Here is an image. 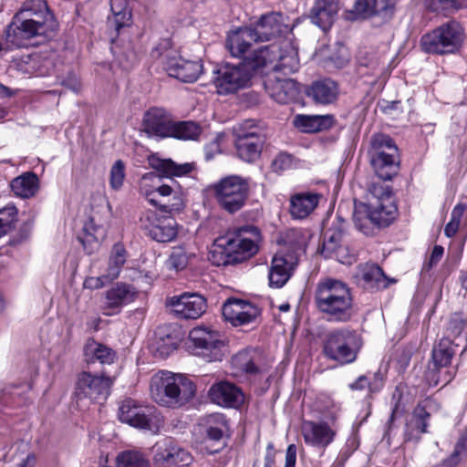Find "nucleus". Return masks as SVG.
<instances>
[{
  "label": "nucleus",
  "instance_id": "b1692460",
  "mask_svg": "<svg viewBox=\"0 0 467 467\" xmlns=\"http://www.w3.org/2000/svg\"><path fill=\"white\" fill-rule=\"evenodd\" d=\"M321 254L326 258H333L342 264L352 262V256L343 243V233L340 230H327L325 233Z\"/></svg>",
  "mask_w": 467,
  "mask_h": 467
},
{
  "label": "nucleus",
  "instance_id": "680f3d73",
  "mask_svg": "<svg viewBox=\"0 0 467 467\" xmlns=\"http://www.w3.org/2000/svg\"><path fill=\"white\" fill-rule=\"evenodd\" d=\"M407 435L409 436V439H418L420 434L425 433L427 431V423L424 420H422L421 422H417L415 420V418H412L407 426Z\"/></svg>",
  "mask_w": 467,
  "mask_h": 467
},
{
  "label": "nucleus",
  "instance_id": "6e6d98bb",
  "mask_svg": "<svg viewBox=\"0 0 467 467\" xmlns=\"http://www.w3.org/2000/svg\"><path fill=\"white\" fill-rule=\"evenodd\" d=\"M355 11L363 17L377 15L375 0H358L355 5Z\"/></svg>",
  "mask_w": 467,
  "mask_h": 467
},
{
  "label": "nucleus",
  "instance_id": "a19ab883",
  "mask_svg": "<svg viewBox=\"0 0 467 467\" xmlns=\"http://www.w3.org/2000/svg\"><path fill=\"white\" fill-rule=\"evenodd\" d=\"M195 254L186 245L175 246L165 262L169 270L182 271L187 267Z\"/></svg>",
  "mask_w": 467,
  "mask_h": 467
},
{
  "label": "nucleus",
  "instance_id": "774afa93",
  "mask_svg": "<svg viewBox=\"0 0 467 467\" xmlns=\"http://www.w3.org/2000/svg\"><path fill=\"white\" fill-rule=\"evenodd\" d=\"M444 249L441 245H435L430 257L429 266L436 265L443 255Z\"/></svg>",
  "mask_w": 467,
  "mask_h": 467
},
{
  "label": "nucleus",
  "instance_id": "423d86ee",
  "mask_svg": "<svg viewBox=\"0 0 467 467\" xmlns=\"http://www.w3.org/2000/svg\"><path fill=\"white\" fill-rule=\"evenodd\" d=\"M259 73V61H255L252 54L238 65L219 67L213 71V83L218 94H234L247 88L253 76Z\"/></svg>",
  "mask_w": 467,
  "mask_h": 467
},
{
  "label": "nucleus",
  "instance_id": "8fccbe9b",
  "mask_svg": "<svg viewBox=\"0 0 467 467\" xmlns=\"http://www.w3.org/2000/svg\"><path fill=\"white\" fill-rule=\"evenodd\" d=\"M17 222V209L14 204H7L0 209V224L10 232Z\"/></svg>",
  "mask_w": 467,
  "mask_h": 467
},
{
  "label": "nucleus",
  "instance_id": "09e8293b",
  "mask_svg": "<svg viewBox=\"0 0 467 467\" xmlns=\"http://www.w3.org/2000/svg\"><path fill=\"white\" fill-rule=\"evenodd\" d=\"M464 209L465 207L462 203H458L452 209L451 213V220L444 228V234L447 237H453L458 232Z\"/></svg>",
  "mask_w": 467,
  "mask_h": 467
},
{
  "label": "nucleus",
  "instance_id": "393cba45",
  "mask_svg": "<svg viewBox=\"0 0 467 467\" xmlns=\"http://www.w3.org/2000/svg\"><path fill=\"white\" fill-rule=\"evenodd\" d=\"M209 397L213 403L228 408H236L244 401L240 389L225 381L213 384L209 390Z\"/></svg>",
  "mask_w": 467,
  "mask_h": 467
},
{
  "label": "nucleus",
  "instance_id": "9b49d317",
  "mask_svg": "<svg viewBox=\"0 0 467 467\" xmlns=\"http://www.w3.org/2000/svg\"><path fill=\"white\" fill-rule=\"evenodd\" d=\"M113 379L103 375L83 371L78 374L74 400L80 409L88 408L93 402L104 401L110 393Z\"/></svg>",
  "mask_w": 467,
  "mask_h": 467
},
{
  "label": "nucleus",
  "instance_id": "a18cd8bd",
  "mask_svg": "<svg viewBox=\"0 0 467 467\" xmlns=\"http://www.w3.org/2000/svg\"><path fill=\"white\" fill-rule=\"evenodd\" d=\"M454 349L449 338H442L432 349V361L435 368H446L453 357Z\"/></svg>",
  "mask_w": 467,
  "mask_h": 467
},
{
  "label": "nucleus",
  "instance_id": "4be33fe9",
  "mask_svg": "<svg viewBox=\"0 0 467 467\" xmlns=\"http://www.w3.org/2000/svg\"><path fill=\"white\" fill-rule=\"evenodd\" d=\"M56 28L45 26V22L34 21L28 18L27 14L16 13L13 17V21L8 26L6 34L10 38L12 36L21 35L22 37L31 38L36 36H45L48 32L54 31Z\"/></svg>",
  "mask_w": 467,
  "mask_h": 467
},
{
  "label": "nucleus",
  "instance_id": "e433bc0d",
  "mask_svg": "<svg viewBox=\"0 0 467 467\" xmlns=\"http://www.w3.org/2000/svg\"><path fill=\"white\" fill-rule=\"evenodd\" d=\"M21 15L27 14L28 18L34 21H43L45 26L56 28L57 24L53 14L49 11L45 0H27L24 2L22 7L17 12Z\"/></svg>",
  "mask_w": 467,
  "mask_h": 467
},
{
  "label": "nucleus",
  "instance_id": "4468645a",
  "mask_svg": "<svg viewBox=\"0 0 467 467\" xmlns=\"http://www.w3.org/2000/svg\"><path fill=\"white\" fill-rule=\"evenodd\" d=\"M119 419L134 428L158 433L161 427L160 419L152 415L151 409L139 405L131 399L125 400L119 409Z\"/></svg>",
  "mask_w": 467,
  "mask_h": 467
},
{
  "label": "nucleus",
  "instance_id": "9d476101",
  "mask_svg": "<svg viewBox=\"0 0 467 467\" xmlns=\"http://www.w3.org/2000/svg\"><path fill=\"white\" fill-rule=\"evenodd\" d=\"M370 164L377 176L389 181L398 172V148L393 140L385 134H374L368 150Z\"/></svg>",
  "mask_w": 467,
  "mask_h": 467
},
{
  "label": "nucleus",
  "instance_id": "a211bd4d",
  "mask_svg": "<svg viewBox=\"0 0 467 467\" xmlns=\"http://www.w3.org/2000/svg\"><path fill=\"white\" fill-rule=\"evenodd\" d=\"M167 74L182 82L192 83L202 73L203 66L201 60H187L182 57H168L163 63Z\"/></svg>",
  "mask_w": 467,
  "mask_h": 467
},
{
  "label": "nucleus",
  "instance_id": "ea45409f",
  "mask_svg": "<svg viewBox=\"0 0 467 467\" xmlns=\"http://www.w3.org/2000/svg\"><path fill=\"white\" fill-rule=\"evenodd\" d=\"M424 5L430 12L448 17L467 8V0H424Z\"/></svg>",
  "mask_w": 467,
  "mask_h": 467
},
{
  "label": "nucleus",
  "instance_id": "ddd939ff",
  "mask_svg": "<svg viewBox=\"0 0 467 467\" xmlns=\"http://www.w3.org/2000/svg\"><path fill=\"white\" fill-rule=\"evenodd\" d=\"M223 347L221 336L215 330L197 327L190 331L187 348L195 356L202 357L209 362L220 360Z\"/></svg>",
  "mask_w": 467,
  "mask_h": 467
},
{
  "label": "nucleus",
  "instance_id": "1a4fd4ad",
  "mask_svg": "<svg viewBox=\"0 0 467 467\" xmlns=\"http://www.w3.org/2000/svg\"><path fill=\"white\" fill-rule=\"evenodd\" d=\"M361 346V338L355 330L337 328L326 335L323 353L328 359L347 365L357 359Z\"/></svg>",
  "mask_w": 467,
  "mask_h": 467
},
{
  "label": "nucleus",
  "instance_id": "79ce46f5",
  "mask_svg": "<svg viewBox=\"0 0 467 467\" xmlns=\"http://www.w3.org/2000/svg\"><path fill=\"white\" fill-rule=\"evenodd\" d=\"M85 358L88 363L99 361L101 364H109L113 362V351L95 340H88L84 348Z\"/></svg>",
  "mask_w": 467,
  "mask_h": 467
},
{
  "label": "nucleus",
  "instance_id": "e2e57ef3",
  "mask_svg": "<svg viewBox=\"0 0 467 467\" xmlns=\"http://www.w3.org/2000/svg\"><path fill=\"white\" fill-rule=\"evenodd\" d=\"M463 445L457 443L452 453L444 459L439 467H456L460 462V454L463 451Z\"/></svg>",
  "mask_w": 467,
  "mask_h": 467
},
{
  "label": "nucleus",
  "instance_id": "6e6552de",
  "mask_svg": "<svg viewBox=\"0 0 467 467\" xmlns=\"http://www.w3.org/2000/svg\"><path fill=\"white\" fill-rule=\"evenodd\" d=\"M465 33L461 24L451 20L423 35L420 47L426 53L436 55L453 54L462 46Z\"/></svg>",
  "mask_w": 467,
  "mask_h": 467
},
{
  "label": "nucleus",
  "instance_id": "a878e982",
  "mask_svg": "<svg viewBox=\"0 0 467 467\" xmlns=\"http://www.w3.org/2000/svg\"><path fill=\"white\" fill-rule=\"evenodd\" d=\"M338 11L337 0H315L309 11L311 22L323 31L328 30L333 25Z\"/></svg>",
  "mask_w": 467,
  "mask_h": 467
},
{
  "label": "nucleus",
  "instance_id": "dca6fc26",
  "mask_svg": "<svg viewBox=\"0 0 467 467\" xmlns=\"http://www.w3.org/2000/svg\"><path fill=\"white\" fill-rule=\"evenodd\" d=\"M138 296L139 290L133 285L117 282L103 294L100 307L105 316H115Z\"/></svg>",
  "mask_w": 467,
  "mask_h": 467
},
{
  "label": "nucleus",
  "instance_id": "5701e85b",
  "mask_svg": "<svg viewBox=\"0 0 467 467\" xmlns=\"http://www.w3.org/2000/svg\"><path fill=\"white\" fill-rule=\"evenodd\" d=\"M301 433L306 444L325 448L335 437V431L326 422L306 420L302 423Z\"/></svg>",
  "mask_w": 467,
  "mask_h": 467
},
{
  "label": "nucleus",
  "instance_id": "13d9d810",
  "mask_svg": "<svg viewBox=\"0 0 467 467\" xmlns=\"http://www.w3.org/2000/svg\"><path fill=\"white\" fill-rule=\"evenodd\" d=\"M349 52L343 45H338L330 57V60L337 67H344L349 61Z\"/></svg>",
  "mask_w": 467,
  "mask_h": 467
},
{
  "label": "nucleus",
  "instance_id": "4c0bfd02",
  "mask_svg": "<svg viewBox=\"0 0 467 467\" xmlns=\"http://www.w3.org/2000/svg\"><path fill=\"white\" fill-rule=\"evenodd\" d=\"M334 124L332 115H297L294 125L306 133L318 132L327 130Z\"/></svg>",
  "mask_w": 467,
  "mask_h": 467
},
{
  "label": "nucleus",
  "instance_id": "72a5a7b5",
  "mask_svg": "<svg viewBox=\"0 0 467 467\" xmlns=\"http://www.w3.org/2000/svg\"><path fill=\"white\" fill-rule=\"evenodd\" d=\"M257 41L252 28L240 27L228 36L226 47L233 57H241Z\"/></svg>",
  "mask_w": 467,
  "mask_h": 467
},
{
  "label": "nucleus",
  "instance_id": "0eeeda50",
  "mask_svg": "<svg viewBox=\"0 0 467 467\" xmlns=\"http://www.w3.org/2000/svg\"><path fill=\"white\" fill-rule=\"evenodd\" d=\"M254 59L259 61V72L289 75L298 70L299 59L297 50L289 41L280 45L272 44L254 50Z\"/></svg>",
  "mask_w": 467,
  "mask_h": 467
},
{
  "label": "nucleus",
  "instance_id": "6ab92c4d",
  "mask_svg": "<svg viewBox=\"0 0 467 467\" xmlns=\"http://www.w3.org/2000/svg\"><path fill=\"white\" fill-rule=\"evenodd\" d=\"M264 82L269 97L279 104H288L296 99L299 93L296 83L292 78H281L278 74L267 73Z\"/></svg>",
  "mask_w": 467,
  "mask_h": 467
},
{
  "label": "nucleus",
  "instance_id": "0e129e2a",
  "mask_svg": "<svg viewBox=\"0 0 467 467\" xmlns=\"http://www.w3.org/2000/svg\"><path fill=\"white\" fill-rule=\"evenodd\" d=\"M296 461V447L295 444H290L285 452V467H295Z\"/></svg>",
  "mask_w": 467,
  "mask_h": 467
},
{
  "label": "nucleus",
  "instance_id": "20e7f679",
  "mask_svg": "<svg viewBox=\"0 0 467 467\" xmlns=\"http://www.w3.org/2000/svg\"><path fill=\"white\" fill-rule=\"evenodd\" d=\"M150 164L159 174L155 172L144 174L140 181V192L152 205L159 203L160 193L165 194L172 192V189L169 188L168 184L161 182L162 177L171 178L173 176L186 175L193 168L191 163L177 164L170 159L154 157L150 160Z\"/></svg>",
  "mask_w": 467,
  "mask_h": 467
},
{
  "label": "nucleus",
  "instance_id": "bb28decb",
  "mask_svg": "<svg viewBox=\"0 0 467 467\" xmlns=\"http://www.w3.org/2000/svg\"><path fill=\"white\" fill-rule=\"evenodd\" d=\"M286 28L285 19L280 13H269L262 16L252 28L259 41H269L278 36Z\"/></svg>",
  "mask_w": 467,
  "mask_h": 467
},
{
  "label": "nucleus",
  "instance_id": "7ed1b4c3",
  "mask_svg": "<svg viewBox=\"0 0 467 467\" xmlns=\"http://www.w3.org/2000/svg\"><path fill=\"white\" fill-rule=\"evenodd\" d=\"M150 391L151 398L159 405L180 408L194 397L196 388L193 382L182 374L160 371L151 377Z\"/></svg>",
  "mask_w": 467,
  "mask_h": 467
},
{
  "label": "nucleus",
  "instance_id": "412c9836",
  "mask_svg": "<svg viewBox=\"0 0 467 467\" xmlns=\"http://www.w3.org/2000/svg\"><path fill=\"white\" fill-rule=\"evenodd\" d=\"M297 265L296 251L284 254L277 253L272 259L269 270V285L272 287H282L291 277V275Z\"/></svg>",
  "mask_w": 467,
  "mask_h": 467
},
{
  "label": "nucleus",
  "instance_id": "f03ea898",
  "mask_svg": "<svg viewBox=\"0 0 467 467\" xmlns=\"http://www.w3.org/2000/svg\"><path fill=\"white\" fill-rule=\"evenodd\" d=\"M314 300L317 310L329 321L348 322L354 316V301L350 288L340 280H319Z\"/></svg>",
  "mask_w": 467,
  "mask_h": 467
},
{
  "label": "nucleus",
  "instance_id": "f8f14e48",
  "mask_svg": "<svg viewBox=\"0 0 467 467\" xmlns=\"http://www.w3.org/2000/svg\"><path fill=\"white\" fill-rule=\"evenodd\" d=\"M249 188L248 181L237 175L223 178L212 186L216 202L229 213H234L244 206Z\"/></svg>",
  "mask_w": 467,
  "mask_h": 467
},
{
  "label": "nucleus",
  "instance_id": "f3484780",
  "mask_svg": "<svg viewBox=\"0 0 467 467\" xmlns=\"http://www.w3.org/2000/svg\"><path fill=\"white\" fill-rule=\"evenodd\" d=\"M167 305L180 318L197 319L206 310L205 298L196 293H183L174 296L167 300Z\"/></svg>",
  "mask_w": 467,
  "mask_h": 467
},
{
  "label": "nucleus",
  "instance_id": "37998d69",
  "mask_svg": "<svg viewBox=\"0 0 467 467\" xmlns=\"http://www.w3.org/2000/svg\"><path fill=\"white\" fill-rule=\"evenodd\" d=\"M127 253L124 246L120 244L113 245L109 257L108 266L105 271L108 280L114 281L119 276L120 271L126 262Z\"/></svg>",
  "mask_w": 467,
  "mask_h": 467
},
{
  "label": "nucleus",
  "instance_id": "052dcab7",
  "mask_svg": "<svg viewBox=\"0 0 467 467\" xmlns=\"http://www.w3.org/2000/svg\"><path fill=\"white\" fill-rule=\"evenodd\" d=\"M112 282L111 280H108L107 275L103 274L100 276H89L87 277L84 280L83 286L87 289L90 290H96L102 288L106 285V284H109Z\"/></svg>",
  "mask_w": 467,
  "mask_h": 467
},
{
  "label": "nucleus",
  "instance_id": "c9c22d12",
  "mask_svg": "<svg viewBox=\"0 0 467 467\" xmlns=\"http://www.w3.org/2000/svg\"><path fill=\"white\" fill-rule=\"evenodd\" d=\"M261 357L255 350H244L237 353L232 358V366L235 374L256 375L262 371Z\"/></svg>",
  "mask_w": 467,
  "mask_h": 467
},
{
  "label": "nucleus",
  "instance_id": "603ef678",
  "mask_svg": "<svg viewBox=\"0 0 467 467\" xmlns=\"http://www.w3.org/2000/svg\"><path fill=\"white\" fill-rule=\"evenodd\" d=\"M173 441L170 438L162 439L153 446L154 460L158 462H167L172 451Z\"/></svg>",
  "mask_w": 467,
  "mask_h": 467
},
{
  "label": "nucleus",
  "instance_id": "c756f323",
  "mask_svg": "<svg viewBox=\"0 0 467 467\" xmlns=\"http://www.w3.org/2000/svg\"><path fill=\"white\" fill-rule=\"evenodd\" d=\"M356 278L365 288H386L390 282L381 268L375 264H364L358 267Z\"/></svg>",
  "mask_w": 467,
  "mask_h": 467
},
{
  "label": "nucleus",
  "instance_id": "864d4df0",
  "mask_svg": "<svg viewBox=\"0 0 467 467\" xmlns=\"http://www.w3.org/2000/svg\"><path fill=\"white\" fill-rule=\"evenodd\" d=\"M192 461V456L184 449L178 446L174 441L172 451L166 463L168 464H189Z\"/></svg>",
  "mask_w": 467,
  "mask_h": 467
},
{
  "label": "nucleus",
  "instance_id": "bf43d9fd",
  "mask_svg": "<svg viewBox=\"0 0 467 467\" xmlns=\"http://www.w3.org/2000/svg\"><path fill=\"white\" fill-rule=\"evenodd\" d=\"M222 426H207V437L212 441H220L223 438V429L226 428L224 418L222 415L213 416Z\"/></svg>",
  "mask_w": 467,
  "mask_h": 467
},
{
  "label": "nucleus",
  "instance_id": "4d7b16f0",
  "mask_svg": "<svg viewBox=\"0 0 467 467\" xmlns=\"http://www.w3.org/2000/svg\"><path fill=\"white\" fill-rule=\"evenodd\" d=\"M292 166V156L281 152L272 161L271 167L275 172H282Z\"/></svg>",
  "mask_w": 467,
  "mask_h": 467
},
{
  "label": "nucleus",
  "instance_id": "f257e3e1",
  "mask_svg": "<svg viewBox=\"0 0 467 467\" xmlns=\"http://www.w3.org/2000/svg\"><path fill=\"white\" fill-rule=\"evenodd\" d=\"M397 206L390 188L383 183H372L367 193V202L355 205L353 221L357 229L370 234L369 225H389L396 218Z\"/></svg>",
  "mask_w": 467,
  "mask_h": 467
},
{
  "label": "nucleus",
  "instance_id": "3c124183",
  "mask_svg": "<svg viewBox=\"0 0 467 467\" xmlns=\"http://www.w3.org/2000/svg\"><path fill=\"white\" fill-rule=\"evenodd\" d=\"M125 179V164L121 160L114 162L109 172V184L113 190H119Z\"/></svg>",
  "mask_w": 467,
  "mask_h": 467
},
{
  "label": "nucleus",
  "instance_id": "338daca9",
  "mask_svg": "<svg viewBox=\"0 0 467 467\" xmlns=\"http://www.w3.org/2000/svg\"><path fill=\"white\" fill-rule=\"evenodd\" d=\"M465 327V321L460 317H455L451 320L449 329L454 336H459Z\"/></svg>",
  "mask_w": 467,
  "mask_h": 467
},
{
  "label": "nucleus",
  "instance_id": "7c9ffc66",
  "mask_svg": "<svg viewBox=\"0 0 467 467\" xmlns=\"http://www.w3.org/2000/svg\"><path fill=\"white\" fill-rule=\"evenodd\" d=\"M236 151L240 159L246 162L254 161L260 155L262 140L255 132L236 133Z\"/></svg>",
  "mask_w": 467,
  "mask_h": 467
},
{
  "label": "nucleus",
  "instance_id": "2eb2a0df",
  "mask_svg": "<svg viewBox=\"0 0 467 467\" xmlns=\"http://www.w3.org/2000/svg\"><path fill=\"white\" fill-rule=\"evenodd\" d=\"M139 222L140 228L159 243L171 242L178 234V223L171 216H159L148 210L141 213Z\"/></svg>",
  "mask_w": 467,
  "mask_h": 467
},
{
  "label": "nucleus",
  "instance_id": "f704fd0d",
  "mask_svg": "<svg viewBox=\"0 0 467 467\" xmlns=\"http://www.w3.org/2000/svg\"><path fill=\"white\" fill-rule=\"evenodd\" d=\"M167 184L169 188L172 189V192L165 194L160 193L159 203H154V206L170 214L180 213L185 205L182 187L173 180Z\"/></svg>",
  "mask_w": 467,
  "mask_h": 467
},
{
  "label": "nucleus",
  "instance_id": "39448f33",
  "mask_svg": "<svg viewBox=\"0 0 467 467\" xmlns=\"http://www.w3.org/2000/svg\"><path fill=\"white\" fill-rule=\"evenodd\" d=\"M261 233L254 226L240 228L234 237L224 240L223 244H218L213 254L222 255L217 265H234L241 263L253 255L259 250Z\"/></svg>",
  "mask_w": 467,
  "mask_h": 467
},
{
  "label": "nucleus",
  "instance_id": "5fc2aeb1",
  "mask_svg": "<svg viewBox=\"0 0 467 467\" xmlns=\"http://www.w3.org/2000/svg\"><path fill=\"white\" fill-rule=\"evenodd\" d=\"M377 16L389 19L395 11L397 0H375Z\"/></svg>",
  "mask_w": 467,
  "mask_h": 467
},
{
  "label": "nucleus",
  "instance_id": "aec40b11",
  "mask_svg": "<svg viewBox=\"0 0 467 467\" xmlns=\"http://www.w3.org/2000/svg\"><path fill=\"white\" fill-rule=\"evenodd\" d=\"M222 311L225 320L235 327L252 323L260 314L255 305L234 298L227 300Z\"/></svg>",
  "mask_w": 467,
  "mask_h": 467
},
{
  "label": "nucleus",
  "instance_id": "cd10ccee",
  "mask_svg": "<svg viewBox=\"0 0 467 467\" xmlns=\"http://www.w3.org/2000/svg\"><path fill=\"white\" fill-rule=\"evenodd\" d=\"M144 130L150 136L170 137L173 121L161 109H151L144 116Z\"/></svg>",
  "mask_w": 467,
  "mask_h": 467
},
{
  "label": "nucleus",
  "instance_id": "473e14b6",
  "mask_svg": "<svg viewBox=\"0 0 467 467\" xmlns=\"http://www.w3.org/2000/svg\"><path fill=\"white\" fill-rule=\"evenodd\" d=\"M321 195L312 192L296 193L290 198V213L293 218L305 219L317 208Z\"/></svg>",
  "mask_w": 467,
  "mask_h": 467
},
{
  "label": "nucleus",
  "instance_id": "c85d7f7f",
  "mask_svg": "<svg viewBox=\"0 0 467 467\" xmlns=\"http://www.w3.org/2000/svg\"><path fill=\"white\" fill-rule=\"evenodd\" d=\"M106 236V230L100 223H98L95 215H91L84 223L83 234L78 237L86 252L89 254L97 252L101 241Z\"/></svg>",
  "mask_w": 467,
  "mask_h": 467
},
{
  "label": "nucleus",
  "instance_id": "49530a36",
  "mask_svg": "<svg viewBox=\"0 0 467 467\" xmlns=\"http://www.w3.org/2000/svg\"><path fill=\"white\" fill-rule=\"evenodd\" d=\"M201 134V127L192 121H173L171 136L178 140H196Z\"/></svg>",
  "mask_w": 467,
  "mask_h": 467
},
{
  "label": "nucleus",
  "instance_id": "c03bdc74",
  "mask_svg": "<svg viewBox=\"0 0 467 467\" xmlns=\"http://www.w3.org/2000/svg\"><path fill=\"white\" fill-rule=\"evenodd\" d=\"M110 8L112 16L109 17V26H114L116 31L127 26L130 20L131 14L128 8L126 0H111Z\"/></svg>",
  "mask_w": 467,
  "mask_h": 467
},
{
  "label": "nucleus",
  "instance_id": "69168bd1",
  "mask_svg": "<svg viewBox=\"0 0 467 467\" xmlns=\"http://www.w3.org/2000/svg\"><path fill=\"white\" fill-rule=\"evenodd\" d=\"M167 343L160 344L157 348V350L160 352L161 356H168L171 352H172L176 348V342L171 337H167Z\"/></svg>",
  "mask_w": 467,
  "mask_h": 467
},
{
  "label": "nucleus",
  "instance_id": "58836bf2",
  "mask_svg": "<svg viewBox=\"0 0 467 467\" xmlns=\"http://www.w3.org/2000/svg\"><path fill=\"white\" fill-rule=\"evenodd\" d=\"M10 186L16 196L28 199L38 192L39 180L34 172L26 171L13 179Z\"/></svg>",
  "mask_w": 467,
  "mask_h": 467
},
{
  "label": "nucleus",
  "instance_id": "de8ad7c7",
  "mask_svg": "<svg viewBox=\"0 0 467 467\" xmlns=\"http://www.w3.org/2000/svg\"><path fill=\"white\" fill-rule=\"evenodd\" d=\"M116 463L120 467H150L148 459L141 452L132 450L119 452Z\"/></svg>",
  "mask_w": 467,
  "mask_h": 467
},
{
  "label": "nucleus",
  "instance_id": "2f4dec72",
  "mask_svg": "<svg viewBox=\"0 0 467 467\" xmlns=\"http://www.w3.org/2000/svg\"><path fill=\"white\" fill-rule=\"evenodd\" d=\"M338 94V85L331 78L314 81L307 91V96L321 105L334 103L337 99Z\"/></svg>",
  "mask_w": 467,
  "mask_h": 467
}]
</instances>
